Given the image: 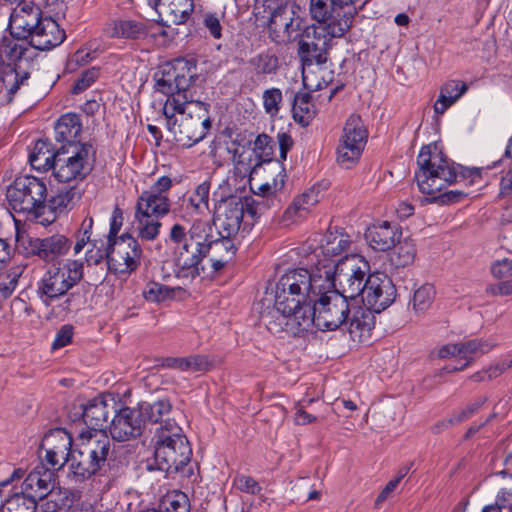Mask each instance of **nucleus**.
<instances>
[{
    "label": "nucleus",
    "mask_w": 512,
    "mask_h": 512,
    "mask_svg": "<svg viewBox=\"0 0 512 512\" xmlns=\"http://www.w3.org/2000/svg\"><path fill=\"white\" fill-rule=\"evenodd\" d=\"M196 76V63L184 58L164 64L155 74L156 90L167 96L163 106L166 127L185 147L202 141L211 128L209 104L194 100Z\"/></svg>",
    "instance_id": "nucleus-1"
},
{
    "label": "nucleus",
    "mask_w": 512,
    "mask_h": 512,
    "mask_svg": "<svg viewBox=\"0 0 512 512\" xmlns=\"http://www.w3.org/2000/svg\"><path fill=\"white\" fill-rule=\"evenodd\" d=\"M418 169L415 179L421 193L431 196V202L440 204L457 203L466 193L450 190L440 193L447 186L455 183L458 178L479 177L478 168H464L446 157L434 144L423 146L417 156Z\"/></svg>",
    "instance_id": "nucleus-2"
},
{
    "label": "nucleus",
    "mask_w": 512,
    "mask_h": 512,
    "mask_svg": "<svg viewBox=\"0 0 512 512\" xmlns=\"http://www.w3.org/2000/svg\"><path fill=\"white\" fill-rule=\"evenodd\" d=\"M211 227L203 220H195L187 229L180 223L171 226L166 243L172 248L175 276L192 282L204 271L206 241Z\"/></svg>",
    "instance_id": "nucleus-3"
},
{
    "label": "nucleus",
    "mask_w": 512,
    "mask_h": 512,
    "mask_svg": "<svg viewBox=\"0 0 512 512\" xmlns=\"http://www.w3.org/2000/svg\"><path fill=\"white\" fill-rule=\"evenodd\" d=\"M275 293L274 307L262 313V320L267 329L275 335L285 333L299 337L313 327V303L316 297H297L289 295L286 301Z\"/></svg>",
    "instance_id": "nucleus-4"
},
{
    "label": "nucleus",
    "mask_w": 512,
    "mask_h": 512,
    "mask_svg": "<svg viewBox=\"0 0 512 512\" xmlns=\"http://www.w3.org/2000/svg\"><path fill=\"white\" fill-rule=\"evenodd\" d=\"M263 195L260 199L250 196L231 195L220 199L214 208V221L219 228L220 235L235 237L241 229L244 231L248 223L245 216L253 221L259 217L266 208L265 195L269 194L271 187L262 185L259 187Z\"/></svg>",
    "instance_id": "nucleus-5"
},
{
    "label": "nucleus",
    "mask_w": 512,
    "mask_h": 512,
    "mask_svg": "<svg viewBox=\"0 0 512 512\" xmlns=\"http://www.w3.org/2000/svg\"><path fill=\"white\" fill-rule=\"evenodd\" d=\"M322 266L323 277L332 282L331 289L352 301H359L358 297L365 288V280L370 271L369 262L363 256L346 255L337 263L332 259H325Z\"/></svg>",
    "instance_id": "nucleus-6"
},
{
    "label": "nucleus",
    "mask_w": 512,
    "mask_h": 512,
    "mask_svg": "<svg viewBox=\"0 0 512 512\" xmlns=\"http://www.w3.org/2000/svg\"><path fill=\"white\" fill-rule=\"evenodd\" d=\"M31 48L13 37L4 36L0 40V74H4V81L10 84L9 92L3 100L12 101L20 85L29 79L32 69Z\"/></svg>",
    "instance_id": "nucleus-7"
},
{
    "label": "nucleus",
    "mask_w": 512,
    "mask_h": 512,
    "mask_svg": "<svg viewBox=\"0 0 512 512\" xmlns=\"http://www.w3.org/2000/svg\"><path fill=\"white\" fill-rule=\"evenodd\" d=\"M31 184L32 181L29 176L19 177L6 191L9 204L18 214V217H14L16 227L15 250L25 257L32 255V238L26 230L32 222Z\"/></svg>",
    "instance_id": "nucleus-8"
},
{
    "label": "nucleus",
    "mask_w": 512,
    "mask_h": 512,
    "mask_svg": "<svg viewBox=\"0 0 512 512\" xmlns=\"http://www.w3.org/2000/svg\"><path fill=\"white\" fill-rule=\"evenodd\" d=\"M96 151L91 144L62 145L53 158V174L59 182L83 180L93 168Z\"/></svg>",
    "instance_id": "nucleus-9"
},
{
    "label": "nucleus",
    "mask_w": 512,
    "mask_h": 512,
    "mask_svg": "<svg viewBox=\"0 0 512 512\" xmlns=\"http://www.w3.org/2000/svg\"><path fill=\"white\" fill-rule=\"evenodd\" d=\"M355 301L327 287L313 303V326L321 331H335L347 324Z\"/></svg>",
    "instance_id": "nucleus-10"
},
{
    "label": "nucleus",
    "mask_w": 512,
    "mask_h": 512,
    "mask_svg": "<svg viewBox=\"0 0 512 512\" xmlns=\"http://www.w3.org/2000/svg\"><path fill=\"white\" fill-rule=\"evenodd\" d=\"M331 286L332 282L329 278L323 277L321 269L318 268L316 273H311L305 268H297L287 271L279 278L275 292L283 297L282 301H286L289 295L315 298L319 296L320 291Z\"/></svg>",
    "instance_id": "nucleus-11"
},
{
    "label": "nucleus",
    "mask_w": 512,
    "mask_h": 512,
    "mask_svg": "<svg viewBox=\"0 0 512 512\" xmlns=\"http://www.w3.org/2000/svg\"><path fill=\"white\" fill-rule=\"evenodd\" d=\"M83 278V262L67 260L63 267L49 269L38 285L37 293L49 304L48 300L57 299L65 295Z\"/></svg>",
    "instance_id": "nucleus-12"
},
{
    "label": "nucleus",
    "mask_w": 512,
    "mask_h": 512,
    "mask_svg": "<svg viewBox=\"0 0 512 512\" xmlns=\"http://www.w3.org/2000/svg\"><path fill=\"white\" fill-rule=\"evenodd\" d=\"M317 21L320 25L307 27L298 41L297 55L301 64L327 63L332 38L343 36L331 31L330 18Z\"/></svg>",
    "instance_id": "nucleus-13"
},
{
    "label": "nucleus",
    "mask_w": 512,
    "mask_h": 512,
    "mask_svg": "<svg viewBox=\"0 0 512 512\" xmlns=\"http://www.w3.org/2000/svg\"><path fill=\"white\" fill-rule=\"evenodd\" d=\"M184 449L177 445L156 450L153 453V463L148 464L149 470H159L168 475L178 474L181 478L191 483L198 481V473L195 472L196 464L192 462V448L190 443L183 444Z\"/></svg>",
    "instance_id": "nucleus-14"
},
{
    "label": "nucleus",
    "mask_w": 512,
    "mask_h": 512,
    "mask_svg": "<svg viewBox=\"0 0 512 512\" xmlns=\"http://www.w3.org/2000/svg\"><path fill=\"white\" fill-rule=\"evenodd\" d=\"M358 0H310V13L315 20L330 18V28L336 35H344L358 13Z\"/></svg>",
    "instance_id": "nucleus-15"
},
{
    "label": "nucleus",
    "mask_w": 512,
    "mask_h": 512,
    "mask_svg": "<svg viewBox=\"0 0 512 512\" xmlns=\"http://www.w3.org/2000/svg\"><path fill=\"white\" fill-rule=\"evenodd\" d=\"M367 139L362 120L358 115H351L343 128V135L337 148V162L345 169L353 167L364 150Z\"/></svg>",
    "instance_id": "nucleus-16"
},
{
    "label": "nucleus",
    "mask_w": 512,
    "mask_h": 512,
    "mask_svg": "<svg viewBox=\"0 0 512 512\" xmlns=\"http://www.w3.org/2000/svg\"><path fill=\"white\" fill-rule=\"evenodd\" d=\"M72 436L63 428L48 431L42 438L38 458L43 467L60 470L72 453Z\"/></svg>",
    "instance_id": "nucleus-17"
},
{
    "label": "nucleus",
    "mask_w": 512,
    "mask_h": 512,
    "mask_svg": "<svg viewBox=\"0 0 512 512\" xmlns=\"http://www.w3.org/2000/svg\"><path fill=\"white\" fill-rule=\"evenodd\" d=\"M361 302L375 313L387 309L396 299L397 289L392 279L382 272L368 274L365 288L361 293Z\"/></svg>",
    "instance_id": "nucleus-18"
},
{
    "label": "nucleus",
    "mask_w": 512,
    "mask_h": 512,
    "mask_svg": "<svg viewBox=\"0 0 512 512\" xmlns=\"http://www.w3.org/2000/svg\"><path fill=\"white\" fill-rule=\"evenodd\" d=\"M141 256L138 241L129 234H123L110 242L109 270L130 274L139 267Z\"/></svg>",
    "instance_id": "nucleus-19"
},
{
    "label": "nucleus",
    "mask_w": 512,
    "mask_h": 512,
    "mask_svg": "<svg viewBox=\"0 0 512 512\" xmlns=\"http://www.w3.org/2000/svg\"><path fill=\"white\" fill-rule=\"evenodd\" d=\"M295 7L294 3L285 2L271 12L268 31L274 42L281 44L297 38L302 19L296 15Z\"/></svg>",
    "instance_id": "nucleus-20"
},
{
    "label": "nucleus",
    "mask_w": 512,
    "mask_h": 512,
    "mask_svg": "<svg viewBox=\"0 0 512 512\" xmlns=\"http://www.w3.org/2000/svg\"><path fill=\"white\" fill-rule=\"evenodd\" d=\"M116 408V400L111 394H101L81 404L86 430H106L108 419L116 412Z\"/></svg>",
    "instance_id": "nucleus-21"
},
{
    "label": "nucleus",
    "mask_w": 512,
    "mask_h": 512,
    "mask_svg": "<svg viewBox=\"0 0 512 512\" xmlns=\"http://www.w3.org/2000/svg\"><path fill=\"white\" fill-rule=\"evenodd\" d=\"M144 420L140 417L137 409L124 407L116 408L111 420L109 431L111 438L118 442L135 439L142 435Z\"/></svg>",
    "instance_id": "nucleus-22"
},
{
    "label": "nucleus",
    "mask_w": 512,
    "mask_h": 512,
    "mask_svg": "<svg viewBox=\"0 0 512 512\" xmlns=\"http://www.w3.org/2000/svg\"><path fill=\"white\" fill-rule=\"evenodd\" d=\"M34 24V49L45 51L60 45L65 39V32L51 17L39 11Z\"/></svg>",
    "instance_id": "nucleus-23"
},
{
    "label": "nucleus",
    "mask_w": 512,
    "mask_h": 512,
    "mask_svg": "<svg viewBox=\"0 0 512 512\" xmlns=\"http://www.w3.org/2000/svg\"><path fill=\"white\" fill-rule=\"evenodd\" d=\"M373 311L360 305V301H355L353 311L348 316L347 327L350 337L353 341L362 342L370 338L371 331L375 326V316Z\"/></svg>",
    "instance_id": "nucleus-24"
},
{
    "label": "nucleus",
    "mask_w": 512,
    "mask_h": 512,
    "mask_svg": "<svg viewBox=\"0 0 512 512\" xmlns=\"http://www.w3.org/2000/svg\"><path fill=\"white\" fill-rule=\"evenodd\" d=\"M79 438L81 440L80 449L104 467L112 444L106 430H84L80 432Z\"/></svg>",
    "instance_id": "nucleus-25"
},
{
    "label": "nucleus",
    "mask_w": 512,
    "mask_h": 512,
    "mask_svg": "<svg viewBox=\"0 0 512 512\" xmlns=\"http://www.w3.org/2000/svg\"><path fill=\"white\" fill-rule=\"evenodd\" d=\"M103 32L109 38L137 41L148 36V27L142 20L118 18L107 22Z\"/></svg>",
    "instance_id": "nucleus-26"
},
{
    "label": "nucleus",
    "mask_w": 512,
    "mask_h": 512,
    "mask_svg": "<svg viewBox=\"0 0 512 512\" xmlns=\"http://www.w3.org/2000/svg\"><path fill=\"white\" fill-rule=\"evenodd\" d=\"M232 238L233 236L221 235V238L214 239L211 232H208L206 258L209 259L213 272L220 271L234 257L236 246Z\"/></svg>",
    "instance_id": "nucleus-27"
},
{
    "label": "nucleus",
    "mask_w": 512,
    "mask_h": 512,
    "mask_svg": "<svg viewBox=\"0 0 512 512\" xmlns=\"http://www.w3.org/2000/svg\"><path fill=\"white\" fill-rule=\"evenodd\" d=\"M189 443L182 427L171 418L161 422V426L156 427L151 438V444L154 449L161 450L172 445H177L179 449H184L183 444Z\"/></svg>",
    "instance_id": "nucleus-28"
},
{
    "label": "nucleus",
    "mask_w": 512,
    "mask_h": 512,
    "mask_svg": "<svg viewBox=\"0 0 512 512\" xmlns=\"http://www.w3.org/2000/svg\"><path fill=\"white\" fill-rule=\"evenodd\" d=\"M209 194L210 182L204 181L199 184L192 195L183 196L180 199L179 208H175V212L181 218L192 217L193 215H201L209 210Z\"/></svg>",
    "instance_id": "nucleus-29"
},
{
    "label": "nucleus",
    "mask_w": 512,
    "mask_h": 512,
    "mask_svg": "<svg viewBox=\"0 0 512 512\" xmlns=\"http://www.w3.org/2000/svg\"><path fill=\"white\" fill-rule=\"evenodd\" d=\"M71 241L64 235L54 234L44 238L34 239V256L46 262H53L67 254Z\"/></svg>",
    "instance_id": "nucleus-30"
},
{
    "label": "nucleus",
    "mask_w": 512,
    "mask_h": 512,
    "mask_svg": "<svg viewBox=\"0 0 512 512\" xmlns=\"http://www.w3.org/2000/svg\"><path fill=\"white\" fill-rule=\"evenodd\" d=\"M402 233L398 226L391 225L387 221L375 224L370 227L366 234L369 245L377 251H387L400 240Z\"/></svg>",
    "instance_id": "nucleus-31"
},
{
    "label": "nucleus",
    "mask_w": 512,
    "mask_h": 512,
    "mask_svg": "<svg viewBox=\"0 0 512 512\" xmlns=\"http://www.w3.org/2000/svg\"><path fill=\"white\" fill-rule=\"evenodd\" d=\"M68 462L69 476L77 483L85 482L103 468L98 461L86 455L82 449L72 451Z\"/></svg>",
    "instance_id": "nucleus-32"
},
{
    "label": "nucleus",
    "mask_w": 512,
    "mask_h": 512,
    "mask_svg": "<svg viewBox=\"0 0 512 512\" xmlns=\"http://www.w3.org/2000/svg\"><path fill=\"white\" fill-rule=\"evenodd\" d=\"M302 81L306 89L310 91L321 90L329 85L333 79V73L327 63L301 64Z\"/></svg>",
    "instance_id": "nucleus-33"
},
{
    "label": "nucleus",
    "mask_w": 512,
    "mask_h": 512,
    "mask_svg": "<svg viewBox=\"0 0 512 512\" xmlns=\"http://www.w3.org/2000/svg\"><path fill=\"white\" fill-rule=\"evenodd\" d=\"M135 212L143 213L144 216L163 217L170 212L169 198L158 195L154 191L145 190L137 199Z\"/></svg>",
    "instance_id": "nucleus-34"
},
{
    "label": "nucleus",
    "mask_w": 512,
    "mask_h": 512,
    "mask_svg": "<svg viewBox=\"0 0 512 512\" xmlns=\"http://www.w3.org/2000/svg\"><path fill=\"white\" fill-rule=\"evenodd\" d=\"M461 360L464 362L459 366H446L444 370L447 373L462 371L470 366L477 358L488 353L495 344L482 339H472L466 342H460Z\"/></svg>",
    "instance_id": "nucleus-35"
},
{
    "label": "nucleus",
    "mask_w": 512,
    "mask_h": 512,
    "mask_svg": "<svg viewBox=\"0 0 512 512\" xmlns=\"http://www.w3.org/2000/svg\"><path fill=\"white\" fill-rule=\"evenodd\" d=\"M319 202V192L314 188L309 189L300 196L296 197L293 202L286 208L283 213V222L285 224L296 222L304 218Z\"/></svg>",
    "instance_id": "nucleus-36"
},
{
    "label": "nucleus",
    "mask_w": 512,
    "mask_h": 512,
    "mask_svg": "<svg viewBox=\"0 0 512 512\" xmlns=\"http://www.w3.org/2000/svg\"><path fill=\"white\" fill-rule=\"evenodd\" d=\"M149 5L159 14L169 15L176 24L185 22L194 9L193 0H151Z\"/></svg>",
    "instance_id": "nucleus-37"
},
{
    "label": "nucleus",
    "mask_w": 512,
    "mask_h": 512,
    "mask_svg": "<svg viewBox=\"0 0 512 512\" xmlns=\"http://www.w3.org/2000/svg\"><path fill=\"white\" fill-rule=\"evenodd\" d=\"M82 131L80 117L75 113L62 115L55 124V134L58 141L65 142L64 145L82 144L77 141Z\"/></svg>",
    "instance_id": "nucleus-38"
},
{
    "label": "nucleus",
    "mask_w": 512,
    "mask_h": 512,
    "mask_svg": "<svg viewBox=\"0 0 512 512\" xmlns=\"http://www.w3.org/2000/svg\"><path fill=\"white\" fill-rule=\"evenodd\" d=\"M140 417L146 422L158 424L161 426V422H164L172 411V404L169 399L163 398L153 403L142 402L137 408Z\"/></svg>",
    "instance_id": "nucleus-39"
},
{
    "label": "nucleus",
    "mask_w": 512,
    "mask_h": 512,
    "mask_svg": "<svg viewBox=\"0 0 512 512\" xmlns=\"http://www.w3.org/2000/svg\"><path fill=\"white\" fill-rule=\"evenodd\" d=\"M351 244L349 235L342 231H328L324 236L320 250L324 257L332 258L347 250Z\"/></svg>",
    "instance_id": "nucleus-40"
},
{
    "label": "nucleus",
    "mask_w": 512,
    "mask_h": 512,
    "mask_svg": "<svg viewBox=\"0 0 512 512\" xmlns=\"http://www.w3.org/2000/svg\"><path fill=\"white\" fill-rule=\"evenodd\" d=\"M58 469L43 467V464H40L34 469V476L37 475V487H38V501L37 503L40 505H44L46 508V502L44 500L46 497L53 491L56 485Z\"/></svg>",
    "instance_id": "nucleus-41"
},
{
    "label": "nucleus",
    "mask_w": 512,
    "mask_h": 512,
    "mask_svg": "<svg viewBox=\"0 0 512 512\" xmlns=\"http://www.w3.org/2000/svg\"><path fill=\"white\" fill-rule=\"evenodd\" d=\"M312 97L309 92H299L294 95L292 106L293 118L303 126L309 125L315 115Z\"/></svg>",
    "instance_id": "nucleus-42"
},
{
    "label": "nucleus",
    "mask_w": 512,
    "mask_h": 512,
    "mask_svg": "<svg viewBox=\"0 0 512 512\" xmlns=\"http://www.w3.org/2000/svg\"><path fill=\"white\" fill-rule=\"evenodd\" d=\"M56 155L53 144L47 138L37 139L34 143V170L47 171L53 166V158Z\"/></svg>",
    "instance_id": "nucleus-43"
},
{
    "label": "nucleus",
    "mask_w": 512,
    "mask_h": 512,
    "mask_svg": "<svg viewBox=\"0 0 512 512\" xmlns=\"http://www.w3.org/2000/svg\"><path fill=\"white\" fill-rule=\"evenodd\" d=\"M160 365L165 368L176 369L179 371H200L207 365V360L201 355L188 357H165L161 359Z\"/></svg>",
    "instance_id": "nucleus-44"
},
{
    "label": "nucleus",
    "mask_w": 512,
    "mask_h": 512,
    "mask_svg": "<svg viewBox=\"0 0 512 512\" xmlns=\"http://www.w3.org/2000/svg\"><path fill=\"white\" fill-rule=\"evenodd\" d=\"M391 254L390 260L395 267H406L414 262L416 256L415 243L411 239L398 241Z\"/></svg>",
    "instance_id": "nucleus-45"
},
{
    "label": "nucleus",
    "mask_w": 512,
    "mask_h": 512,
    "mask_svg": "<svg viewBox=\"0 0 512 512\" xmlns=\"http://www.w3.org/2000/svg\"><path fill=\"white\" fill-rule=\"evenodd\" d=\"M249 65L256 75L274 74L279 68V59L271 51H264L250 58Z\"/></svg>",
    "instance_id": "nucleus-46"
},
{
    "label": "nucleus",
    "mask_w": 512,
    "mask_h": 512,
    "mask_svg": "<svg viewBox=\"0 0 512 512\" xmlns=\"http://www.w3.org/2000/svg\"><path fill=\"white\" fill-rule=\"evenodd\" d=\"M11 37L22 44L32 46V25H30L22 16L12 14L8 25Z\"/></svg>",
    "instance_id": "nucleus-47"
},
{
    "label": "nucleus",
    "mask_w": 512,
    "mask_h": 512,
    "mask_svg": "<svg viewBox=\"0 0 512 512\" xmlns=\"http://www.w3.org/2000/svg\"><path fill=\"white\" fill-rule=\"evenodd\" d=\"M135 219L138 222V233L141 239L152 241L160 233L161 223L151 216H144L143 213L135 212Z\"/></svg>",
    "instance_id": "nucleus-48"
},
{
    "label": "nucleus",
    "mask_w": 512,
    "mask_h": 512,
    "mask_svg": "<svg viewBox=\"0 0 512 512\" xmlns=\"http://www.w3.org/2000/svg\"><path fill=\"white\" fill-rule=\"evenodd\" d=\"M144 299L152 303H160L174 297V289L155 281H149L143 289Z\"/></svg>",
    "instance_id": "nucleus-49"
},
{
    "label": "nucleus",
    "mask_w": 512,
    "mask_h": 512,
    "mask_svg": "<svg viewBox=\"0 0 512 512\" xmlns=\"http://www.w3.org/2000/svg\"><path fill=\"white\" fill-rule=\"evenodd\" d=\"M156 512H190L189 500L182 492L167 495L162 499Z\"/></svg>",
    "instance_id": "nucleus-50"
},
{
    "label": "nucleus",
    "mask_w": 512,
    "mask_h": 512,
    "mask_svg": "<svg viewBox=\"0 0 512 512\" xmlns=\"http://www.w3.org/2000/svg\"><path fill=\"white\" fill-rule=\"evenodd\" d=\"M435 289L431 284H424L415 290L413 295V309L424 312L432 305L435 299Z\"/></svg>",
    "instance_id": "nucleus-51"
},
{
    "label": "nucleus",
    "mask_w": 512,
    "mask_h": 512,
    "mask_svg": "<svg viewBox=\"0 0 512 512\" xmlns=\"http://www.w3.org/2000/svg\"><path fill=\"white\" fill-rule=\"evenodd\" d=\"M92 248L86 252L85 260L88 265H98L106 259L109 266L110 242L105 244L102 240L91 241Z\"/></svg>",
    "instance_id": "nucleus-52"
},
{
    "label": "nucleus",
    "mask_w": 512,
    "mask_h": 512,
    "mask_svg": "<svg viewBox=\"0 0 512 512\" xmlns=\"http://www.w3.org/2000/svg\"><path fill=\"white\" fill-rule=\"evenodd\" d=\"M275 142L267 134H260L254 141V152L262 162H270L274 152Z\"/></svg>",
    "instance_id": "nucleus-53"
},
{
    "label": "nucleus",
    "mask_w": 512,
    "mask_h": 512,
    "mask_svg": "<svg viewBox=\"0 0 512 512\" xmlns=\"http://www.w3.org/2000/svg\"><path fill=\"white\" fill-rule=\"evenodd\" d=\"M233 485L237 490L251 495H258L262 490L260 484L253 477L243 474H238L233 478Z\"/></svg>",
    "instance_id": "nucleus-54"
},
{
    "label": "nucleus",
    "mask_w": 512,
    "mask_h": 512,
    "mask_svg": "<svg viewBox=\"0 0 512 512\" xmlns=\"http://www.w3.org/2000/svg\"><path fill=\"white\" fill-rule=\"evenodd\" d=\"M282 101V93L278 88H271L263 93V105L265 111L270 115H276L279 112V103Z\"/></svg>",
    "instance_id": "nucleus-55"
},
{
    "label": "nucleus",
    "mask_w": 512,
    "mask_h": 512,
    "mask_svg": "<svg viewBox=\"0 0 512 512\" xmlns=\"http://www.w3.org/2000/svg\"><path fill=\"white\" fill-rule=\"evenodd\" d=\"M99 77L98 68H90L83 71L80 77L76 80L71 92L73 94H79L89 88Z\"/></svg>",
    "instance_id": "nucleus-56"
},
{
    "label": "nucleus",
    "mask_w": 512,
    "mask_h": 512,
    "mask_svg": "<svg viewBox=\"0 0 512 512\" xmlns=\"http://www.w3.org/2000/svg\"><path fill=\"white\" fill-rule=\"evenodd\" d=\"M313 399H303L295 403V423L297 425H307L317 421V417L306 412L305 408L311 405Z\"/></svg>",
    "instance_id": "nucleus-57"
},
{
    "label": "nucleus",
    "mask_w": 512,
    "mask_h": 512,
    "mask_svg": "<svg viewBox=\"0 0 512 512\" xmlns=\"http://www.w3.org/2000/svg\"><path fill=\"white\" fill-rule=\"evenodd\" d=\"M490 273L498 280L512 278V260L504 258L492 262L490 266Z\"/></svg>",
    "instance_id": "nucleus-58"
},
{
    "label": "nucleus",
    "mask_w": 512,
    "mask_h": 512,
    "mask_svg": "<svg viewBox=\"0 0 512 512\" xmlns=\"http://www.w3.org/2000/svg\"><path fill=\"white\" fill-rule=\"evenodd\" d=\"M485 401H486V398H479V399L475 400L473 403L467 405L465 408L454 412L452 414V422H457V424H460V423L468 420L475 413L478 412V410L485 403Z\"/></svg>",
    "instance_id": "nucleus-59"
},
{
    "label": "nucleus",
    "mask_w": 512,
    "mask_h": 512,
    "mask_svg": "<svg viewBox=\"0 0 512 512\" xmlns=\"http://www.w3.org/2000/svg\"><path fill=\"white\" fill-rule=\"evenodd\" d=\"M34 193L38 198H34V218H38V210L43 206L47 199L48 192L43 179L34 176Z\"/></svg>",
    "instance_id": "nucleus-60"
},
{
    "label": "nucleus",
    "mask_w": 512,
    "mask_h": 512,
    "mask_svg": "<svg viewBox=\"0 0 512 512\" xmlns=\"http://www.w3.org/2000/svg\"><path fill=\"white\" fill-rule=\"evenodd\" d=\"M73 337V327L64 325L56 333L55 339L51 345L52 350H57L71 343Z\"/></svg>",
    "instance_id": "nucleus-61"
},
{
    "label": "nucleus",
    "mask_w": 512,
    "mask_h": 512,
    "mask_svg": "<svg viewBox=\"0 0 512 512\" xmlns=\"http://www.w3.org/2000/svg\"><path fill=\"white\" fill-rule=\"evenodd\" d=\"M467 90V85L460 81L451 80L445 83L441 91L448 95V98H452L457 101Z\"/></svg>",
    "instance_id": "nucleus-62"
},
{
    "label": "nucleus",
    "mask_w": 512,
    "mask_h": 512,
    "mask_svg": "<svg viewBox=\"0 0 512 512\" xmlns=\"http://www.w3.org/2000/svg\"><path fill=\"white\" fill-rule=\"evenodd\" d=\"M203 24L209 31L211 36L215 39H220L222 36V26L220 19L215 13H207L204 15Z\"/></svg>",
    "instance_id": "nucleus-63"
},
{
    "label": "nucleus",
    "mask_w": 512,
    "mask_h": 512,
    "mask_svg": "<svg viewBox=\"0 0 512 512\" xmlns=\"http://www.w3.org/2000/svg\"><path fill=\"white\" fill-rule=\"evenodd\" d=\"M20 275L21 274H17L16 272L5 276L0 275V293L3 298H8L12 295Z\"/></svg>",
    "instance_id": "nucleus-64"
}]
</instances>
